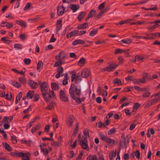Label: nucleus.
Returning a JSON list of instances; mask_svg holds the SVG:
<instances>
[{"label": "nucleus", "mask_w": 160, "mask_h": 160, "mask_svg": "<svg viewBox=\"0 0 160 160\" xmlns=\"http://www.w3.org/2000/svg\"><path fill=\"white\" fill-rule=\"evenodd\" d=\"M41 91L43 98L47 103V108L49 110H52L55 104L52 100L56 98L54 92L48 89L47 83L45 82L41 84Z\"/></svg>", "instance_id": "1"}, {"label": "nucleus", "mask_w": 160, "mask_h": 160, "mask_svg": "<svg viewBox=\"0 0 160 160\" xmlns=\"http://www.w3.org/2000/svg\"><path fill=\"white\" fill-rule=\"evenodd\" d=\"M81 87L80 85H75L74 84L71 85L69 89V92L71 98L78 103L85 100V98L83 97L80 98L79 96L81 94Z\"/></svg>", "instance_id": "2"}, {"label": "nucleus", "mask_w": 160, "mask_h": 160, "mask_svg": "<svg viewBox=\"0 0 160 160\" xmlns=\"http://www.w3.org/2000/svg\"><path fill=\"white\" fill-rule=\"evenodd\" d=\"M81 74L77 73L76 74H73L71 77V81H74L76 83H78L82 81Z\"/></svg>", "instance_id": "3"}, {"label": "nucleus", "mask_w": 160, "mask_h": 160, "mask_svg": "<svg viewBox=\"0 0 160 160\" xmlns=\"http://www.w3.org/2000/svg\"><path fill=\"white\" fill-rule=\"evenodd\" d=\"M63 68L62 67L59 66L58 69V73L55 75L56 78H58L64 75V74H63Z\"/></svg>", "instance_id": "4"}, {"label": "nucleus", "mask_w": 160, "mask_h": 160, "mask_svg": "<svg viewBox=\"0 0 160 160\" xmlns=\"http://www.w3.org/2000/svg\"><path fill=\"white\" fill-rule=\"evenodd\" d=\"M60 98L61 100L64 102H67L68 100V98L66 96L63 90H61L60 92Z\"/></svg>", "instance_id": "5"}, {"label": "nucleus", "mask_w": 160, "mask_h": 160, "mask_svg": "<svg viewBox=\"0 0 160 160\" xmlns=\"http://www.w3.org/2000/svg\"><path fill=\"white\" fill-rule=\"evenodd\" d=\"M28 84L30 87L33 89L36 88L38 87V84L34 81L30 79L28 81Z\"/></svg>", "instance_id": "6"}, {"label": "nucleus", "mask_w": 160, "mask_h": 160, "mask_svg": "<svg viewBox=\"0 0 160 160\" xmlns=\"http://www.w3.org/2000/svg\"><path fill=\"white\" fill-rule=\"evenodd\" d=\"M74 120V118L73 116L70 115L69 116L66 122L68 127H70L72 126Z\"/></svg>", "instance_id": "7"}, {"label": "nucleus", "mask_w": 160, "mask_h": 160, "mask_svg": "<svg viewBox=\"0 0 160 160\" xmlns=\"http://www.w3.org/2000/svg\"><path fill=\"white\" fill-rule=\"evenodd\" d=\"M81 74V77L87 78L90 74L89 70L87 68L85 69L82 71Z\"/></svg>", "instance_id": "8"}, {"label": "nucleus", "mask_w": 160, "mask_h": 160, "mask_svg": "<svg viewBox=\"0 0 160 160\" xmlns=\"http://www.w3.org/2000/svg\"><path fill=\"white\" fill-rule=\"evenodd\" d=\"M21 153H22L21 156H19V157H21L22 158V160H29V156L30 155V153L29 152H27L26 153H24L21 152Z\"/></svg>", "instance_id": "9"}, {"label": "nucleus", "mask_w": 160, "mask_h": 160, "mask_svg": "<svg viewBox=\"0 0 160 160\" xmlns=\"http://www.w3.org/2000/svg\"><path fill=\"white\" fill-rule=\"evenodd\" d=\"M153 96H154V98L152 100V103H155L160 99V92L157 94L153 95L151 96V97H152Z\"/></svg>", "instance_id": "10"}, {"label": "nucleus", "mask_w": 160, "mask_h": 160, "mask_svg": "<svg viewBox=\"0 0 160 160\" xmlns=\"http://www.w3.org/2000/svg\"><path fill=\"white\" fill-rule=\"evenodd\" d=\"M85 42L81 39H77L74 40L72 43V44L73 45H77L78 44H84Z\"/></svg>", "instance_id": "11"}, {"label": "nucleus", "mask_w": 160, "mask_h": 160, "mask_svg": "<svg viewBox=\"0 0 160 160\" xmlns=\"http://www.w3.org/2000/svg\"><path fill=\"white\" fill-rule=\"evenodd\" d=\"M148 79L149 80H152V77H150V75L148 74V73H145L143 76V78L142 79H141L142 80H144V83H145L147 81L146 79Z\"/></svg>", "instance_id": "12"}, {"label": "nucleus", "mask_w": 160, "mask_h": 160, "mask_svg": "<svg viewBox=\"0 0 160 160\" xmlns=\"http://www.w3.org/2000/svg\"><path fill=\"white\" fill-rule=\"evenodd\" d=\"M64 9L63 6H59L57 10L58 14L59 15H62L64 13Z\"/></svg>", "instance_id": "13"}, {"label": "nucleus", "mask_w": 160, "mask_h": 160, "mask_svg": "<svg viewBox=\"0 0 160 160\" xmlns=\"http://www.w3.org/2000/svg\"><path fill=\"white\" fill-rule=\"evenodd\" d=\"M34 95V92L33 91L30 90L27 93L26 97L28 99H31Z\"/></svg>", "instance_id": "14"}, {"label": "nucleus", "mask_w": 160, "mask_h": 160, "mask_svg": "<svg viewBox=\"0 0 160 160\" xmlns=\"http://www.w3.org/2000/svg\"><path fill=\"white\" fill-rule=\"evenodd\" d=\"M80 144L83 149H86L88 147L87 141H80Z\"/></svg>", "instance_id": "15"}, {"label": "nucleus", "mask_w": 160, "mask_h": 160, "mask_svg": "<svg viewBox=\"0 0 160 160\" xmlns=\"http://www.w3.org/2000/svg\"><path fill=\"white\" fill-rule=\"evenodd\" d=\"M115 67L112 66L111 65H109L108 66L106 67L105 68H102L101 69V71L102 72H104L106 71H112V68H114Z\"/></svg>", "instance_id": "16"}, {"label": "nucleus", "mask_w": 160, "mask_h": 160, "mask_svg": "<svg viewBox=\"0 0 160 160\" xmlns=\"http://www.w3.org/2000/svg\"><path fill=\"white\" fill-rule=\"evenodd\" d=\"M83 136H82L83 138L84 139L83 140H86L88 139L89 137V133L87 130H84L83 131Z\"/></svg>", "instance_id": "17"}, {"label": "nucleus", "mask_w": 160, "mask_h": 160, "mask_svg": "<svg viewBox=\"0 0 160 160\" xmlns=\"http://www.w3.org/2000/svg\"><path fill=\"white\" fill-rule=\"evenodd\" d=\"M133 83L135 84H139L140 83H144V80L142 81L140 79H133L132 80Z\"/></svg>", "instance_id": "18"}, {"label": "nucleus", "mask_w": 160, "mask_h": 160, "mask_svg": "<svg viewBox=\"0 0 160 160\" xmlns=\"http://www.w3.org/2000/svg\"><path fill=\"white\" fill-rule=\"evenodd\" d=\"M2 145L5 149L8 151H11L12 150L11 147L6 143H3Z\"/></svg>", "instance_id": "19"}, {"label": "nucleus", "mask_w": 160, "mask_h": 160, "mask_svg": "<svg viewBox=\"0 0 160 160\" xmlns=\"http://www.w3.org/2000/svg\"><path fill=\"white\" fill-rule=\"evenodd\" d=\"M98 29L95 28L91 31L89 33V35L90 36L92 37L95 36L98 33Z\"/></svg>", "instance_id": "20"}, {"label": "nucleus", "mask_w": 160, "mask_h": 160, "mask_svg": "<svg viewBox=\"0 0 160 160\" xmlns=\"http://www.w3.org/2000/svg\"><path fill=\"white\" fill-rule=\"evenodd\" d=\"M142 93V97L144 98H146L149 96L151 94L148 91L147 89L145 88V90Z\"/></svg>", "instance_id": "21"}, {"label": "nucleus", "mask_w": 160, "mask_h": 160, "mask_svg": "<svg viewBox=\"0 0 160 160\" xmlns=\"http://www.w3.org/2000/svg\"><path fill=\"white\" fill-rule=\"evenodd\" d=\"M10 155L12 156L19 157V156H21L22 154L21 152H11L10 153Z\"/></svg>", "instance_id": "22"}, {"label": "nucleus", "mask_w": 160, "mask_h": 160, "mask_svg": "<svg viewBox=\"0 0 160 160\" xmlns=\"http://www.w3.org/2000/svg\"><path fill=\"white\" fill-rule=\"evenodd\" d=\"M51 86L52 89L53 90H57L59 88V85L57 83L54 82L51 83Z\"/></svg>", "instance_id": "23"}, {"label": "nucleus", "mask_w": 160, "mask_h": 160, "mask_svg": "<svg viewBox=\"0 0 160 160\" xmlns=\"http://www.w3.org/2000/svg\"><path fill=\"white\" fill-rule=\"evenodd\" d=\"M72 141H70L68 142V144L70 145V148L71 149L74 148L76 146L77 144V141H75L73 142H72Z\"/></svg>", "instance_id": "24"}, {"label": "nucleus", "mask_w": 160, "mask_h": 160, "mask_svg": "<svg viewBox=\"0 0 160 160\" xmlns=\"http://www.w3.org/2000/svg\"><path fill=\"white\" fill-rule=\"evenodd\" d=\"M70 8L72 10L73 12H76L78 9L79 7L78 6H77L76 5L72 4L71 5Z\"/></svg>", "instance_id": "25"}, {"label": "nucleus", "mask_w": 160, "mask_h": 160, "mask_svg": "<svg viewBox=\"0 0 160 160\" xmlns=\"http://www.w3.org/2000/svg\"><path fill=\"white\" fill-rule=\"evenodd\" d=\"M120 42V43L122 42L126 44H129L132 42V40L129 38H126L121 40Z\"/></svg>", "instance_id": "26"}, {"label": "nucleus", "mask_w": 160, "mask_h": 160, "mask_svg": "<svg viewBox=\"0 0 160 160\" xmlns=\"http://www.w3.org/2000/svg\"><path fill=\"white\" fill-rule=\"evenodd\" d=\"M40 124H39L33 127L31 130V132L32 133H33L36 131L38 130L39 129L40 127Z\"/></svg>", "instance_id": "27"}, {"label": "nucleus", "mask_w": 160, "mask_h": 160, "mask_svg": "<svg viewBox=\"0 0 160 160\" xmlns=\"http://www.w3.org/2000/svg\"><path fill=\"white\" fill-rule=\"evenodd\" d=\"M85 62V59L84 58H82L78 62V65L80 66L84 65Z\"/></svg>", "instance_id": "28"}, {"label": "nucleus", "mask_w": 160, "mask_h": 160, "mask_svg": "<svg viewBox=\"0 0 160 160\" xmlns=\"http://www.w3.org/2000/svg\"><path fill=\"white\" fill-rule=\"evenodd\" d=\"M88 26L87 23H84L83 24H80L78 25L77 28L80 29H84Z\"/></svg>", "instance_id": "29"}, {"label": "nucleus", "mask_w": 160, "mask_h": 160, "mask_svg": "<svg viewBox=\"0 0 160 160\" xmlns=\"http://www.w3.org/2000/svg\"><path fill=\"white\" fill-rule=\"evenodd\" d=\"M11 84L13 86L17 88H19L21 87V84L18 82L16 81H13L12 82Z\"/></svg>", "instance_id": "30"}, {"label": "nucleus", "mask_w": 160, "mask_h": 160, "mask_svg": "<svg viewBox=\"0 0 160 160\" xmlns=\"http://www.w3.org/2000/svg\"><path fill=\"white\" fill-rule=\"evenodd\" d=\"M116 151L115 152L113 151L109 154V157L110 159H113V158L116 157Z\"/></svg>", "instance_id": "31"}, {"label": "nucleus", "mask_w": 160, "mask_h": 160, "mask_svg": "<svg viewBox=\"0 0 160 160\" xmlns=\"http://www.w3.org/2000/svg\"><path fill=\"white\" fill-rule=\"evenodd\" d=\"M158 26L159 25L158 24L151 23V25L149 26V27H148V29L150 30H152L158 27Z\"/></svg>", "instance_id": "32"}, {"label": "nucleus", "mask_w": 160, "mask_h": 160, "mask_svg": "<svg viewBox=\"0 0 160 160\" xmlns=\"http://www.w3.org/2000/svg\"><path fill=\"white\" fill-rule=\"evenodd\" d=\"M16 23L21 26H23L24 27H26V24L22 21L17 20L16 21Z\"/></svg>", "instance_id": "33"}, {"label": "nucleus", "mask_w": 160, "mask_h": 160, "mask_svg": "<svg viewBox=\"0 0 160 160\" xmlns=\"http://www.w3.org/2000/svg\"><path fill=\"white\" fill-rule=\"evenodd\" d=\"M135 58L137 59V61L142 62L144 59V58L141 55H136L135 56Z\"/></svg>", "instance_id": "34"}, {"label": "nucleus", "mask_w": 160, "mask_h": 160, "mask_svg": "<svg viewBox=\"0 0 160 160\" xmlns=\"http://www.w3.org/2000/svg\"><path fill=\"white\" fill-rule=\"evenodd\" d=\"M85 13L84 12H81L79 14L78 18L79 21H81L84 16L85 15Z\"/></svg>", "instance_id": "35"}, {"label": "nucleus", "mask_w": 160, "mask_h": 160, "mask_svg": "<svg viewBox=\"0 0 160 160\" xmlns=\"http://www.w3.org/2000/svg\"><path fill=\"white\" fill-rule=\"evenodd\" d=\"M68 74H65V75L64 76V79L62 81V83L63 85H66L68 84Z\"/></svg>", "instance_id": "36"}, {"label": "nucleus", "mask_w": 160, "mask_h": 160, "mask_svg": "<svg viewBox=\"0 0 160 160\" xmlns=\"http://www.w3.org/2000/svg\"><path fill=\"white\" fill-rule=\"evenodd\" d=\"M135 89L138 91H142L145 90V88H141L137 86H135L134 87Z\"/></svg>", "instance_id": "37"}, {"label": "nucleus", "mask_w": 160, "mask_h": 160, "mask_svg": "<svg viewBox=\"0 0 160 160\" xmlns=\"http://www.w3.org/2000/svg\"><path fill=\"white\" fill-rule=\"evenodd\" d=\"M112 82L114 84H117L118 85H119L122 84L121 81L117 78L114 79L113 81Z\"/></svg>", "instance_id": "38"}, {"label": "nucleus", "mask_w": 160, "mask_h": 160, "mask_svg": "<svg viewBox=\"0 0 160 160\" xmlns=\"http://www.w3.org/2000/svg\"><path fill=\"white\" fill-rule=\"evenodd\" d=\"M148 132L147 133V136L148 137H149L150 136V134L149 133V132L152 134H153L155 132L153 128H151L150 129V131L149 130H148Z\"/></svg>", "instance_id": "39"}, {"label": "nucleus", "mask_w": 160, "mask_h": 160, "mask_svg": "<svg viewBox=\"0 0 160 160\" xmlns=\"http://www.w3.org/2000/svg\"><path fill=\"white\" fill-rule=\"evenodd\" d=\"M107 10V8H105L104 9L102 10L100 12L98 15H97V18H99L102 16V14L104 13Z\"/></svg>", "instance_id": "40"}, {"label": "nucleus", "mask_w": 160, "mask_h": 160, "mask_svg": "<svg viewBox=\"0 0 160 160\" xmlns=\"http://www.w3.org/2000/svg\"><path fill=\"white\" fill-rule=\"evenodd\" d=\"M41 152H42L45 155H46L48 153V150L46 148H41Z\"/></svg>", "instance_id": "41"}, {"label": "nucleus", "mask_w": 160, "mask_h": 160, "mask_svg": "<svg viewBox=\"0 0 160 160\" xmlns=\"http://www.w3.org/2000/svg\"><path fill=\"white\" fill-rule=\"evenodd\" d=\"M87 159L88 160H97V156L96 155H90L88 157Z\"/></svg>", "instance_id": "42"}, {"label": "nucleus", "mask_w": 160, "mask_h": 160, "mask_svg": "<svg viewBox=\"0 0 160 160\" xmlns=\"http://www.w3.org/2000/svg\"><path fill=\"white\" fill-rule=\"evenodd\" d=\"M7 37L5 38H2L1 39V41H5V42L6 43L9 44L10 43V42H11V41L8 39H7Z\"/></svg>", "instance_id": "43"}, {"label": "nucleus", "mask_w": 160, "mask_h": 160, "mask_svg": "<svg viewBox=\"0 0 160 160\" xmlns=\"http://www.w3.org/2000/svg\"><path fill=\"white\" fill-rule=\"evenodd\" d=\"M18 81H19L21 83L23 84H25L26 83V80L25 79V78H18Z\"/></svg>", "instance_id": "44"}, {"label": "nucleus", "mask_w": 160, "mask_h": 160, "mask_svg": "<svg viewBox=\"0 0 160 160\" xmlns=\"http://www.w3.org/2000/svg\"><path fill=\"white\" fill-rule=\"evenodd\" d=\"M14 48L16 49H22V45L20 44H15L14 45Z\"/></svg>", "instance_id": "45"}, {"label": "nucleus", "mask_w": 160, "mask_h": 160, "mask_svg": "<svg viewBox=\"0 0 160 160\" xmlns=\"http://www.w3.org/2000/svg\"><path fill=\"white\" fill-rule=\"evenodd\" d=\"M140 106L138 103H136L133 106V110H136Z\"/></svg>", "instance_id": "46"}, {"label": "nucleus", "mask_w": 160, "mask_h": 160, "mask_svg": "<svg viewBox=\"0 0 160 160\" xmlns=\"http://www.w3.org/2000/svg\"><path fill=\"white\" fill-rule=\"evenodd\" d=\"M107 143L110 146L117 144L116 141H107Z\"/></svg>", "instance_id": "47"}, {"label": "nucleus", "mask_w": 160, "mask_h": 160, "mask_svg": "<svg viewBox=\"0 0 160 160\" xmlns=\"http://www.w3.org/2000/svg\"><path fill=\"white\" fill-rule=\"evenodd\" d=\"M62 63V62L61 60H58L55 63L54 66L55 67H58L61 65Z\"/></svg>", "instance_id": "48"}, {"label": "nucleus", "mask_w": 160, "mask_h": 160, "mask_svg": "<svg viewBox=\"0 0 160 160\" xmlns=\"http://www.w3.org/2000/svg\"><path fill=\"white\" fill-rule=\"evenodd\" d=\"M119 144L121 147H126V142L125 141H120Z\"/></svg>", "instance_id": "49"}, {"label": "nucleus", "mask_w": 160, "mask_h": 160, "mask_svg": "<svg viewBox=\"0 0 160 160\" xmlns=\"http://www.w3.org/2000/svg\"><path fill=\"white\" fill-rule=\"evenodd\" d=\"M148 39H152L154 38V37H155V34H153L152 33H150L149 34H148L147 35Z\"/></svg>", "instance_id": "50"}, {"label": "nucleus", "mask_w": 160, "mask_h": 160, "mask_svg": "<svg viewBox=\"0 0 160 160\" xmlns=\"http://www.w3.org/2000/svg\"><path fill=\"white\" fill-rule=\"evenodd\" d=\"M99 135L101 138V139H102V140H113L112 139H107L104 136L101 134H100Z\"/></svg>", "instance_id": "51"}, {"label": "nucleus", "mask_w": 160, "mask_h": 160, "mask_svg": "<svg viewBox=\"0 0 160 160\" xmlns=\"http://www.w3.org/2000/svg\"><path fill=\"white\" fill-rule=\"evenodd\" d=\"M24 61L26 64L28 65L31 62V60L29 58H25L24 59Z\"/></svg>", "instance_id": "52"}, {"label": "nucleus", "mask_w": 160, "mask_h": 160, "mask_svg": "<svg viewBox=\"0 0 160 160\" xmlns=\"http://www.w3.org/2000/svg\"><path fill=\"white\" fill-rule=\"evenodd\" d=\"M31 5V4L30 3H27L25 7L24 8L23 10L24 11L27 10L29 8Z\"/></svg>", "instance_id": "53"}, {"label": "nucleus", "mask_w": 160, "mask_h": 160, "mask_svg": "<svg viewBox=\"0 0 160 160\" xmlns=\"http://www.w3.org/2000/svg\"><path fill=\"white\" fill-rule=\"evenodd\" d=\"M21 142L26 144L27 145H30L31 143V141H21Z\"/></svg>", "instance_id": "54"}, {"label": "nucleus", "mask_w": 160, "mask_h": 160, "mask_svg": "<svg viewBox=\"0 0 160 160\" xmlns=\"http://www.w3.org/2000/svg\"><path fill=\"white\" fill-rule=\"evenodd\" d=\"M95 12L96 11L92 9L88 15L91 17L95 15Z\"/></svg>", "instance_id": "55"}, {"label": "nucleus", "mask_w": 160, "mask_h": 160, "mask_svg": "<svg viewBox=\"0 0 160 160\" xmlns=\"http://www.w3.org/2000/svg\"><path fill=\"white\" fill-rule=\"evenodd\" d=\"M106 2H103L98 7V8L100 10H102L104 7V5L105 4Z\"/></svg>", "instance_id": "56"}, {"label": "nucleus", "mask_w": 160, "mask_h": 160, "mask_svg": "<svg viewBox=\"0 0 160 160\" xmlns=\"http://www.w3.org/2000/svg\"><path fill=\"white\" fill-rule=\"evenodd\" d=\"M62 27V25H57V27L56 28V33L57 34H58V32L61 29Z\"/></svg>", "instance_id": "57"}, {"label": "nucleus", "mask_w": 160, "mask_h": 160, "mask_svg": "<svg viewBox=\"0 0 160 160\" xmlns=\"http://www.w3.org/2000/svg\"><path fill=\"white\" fill-rule=\"evenodd\" d=\"M132 89H133V87H132L130 88L127 87L124 88L125 91L127 92H131Z\"/></svg>", "instance_id": "58"}, {"label": "nucleus", "mask_w": 160, "mask_h": 160, "mask_svg": "<svg viewBox=\"0 0 160 160\" xmlns=\"http://www.w3.org/2000/svg\"><path fill=\"white\" fill-rule=\"evenodd\" d=\"M7 28H10L13 27V24L12 23H8L7 22L5 25Z\"/></svg>", "instance_id": "59"}, {"label": "nucleus", "mask_w": 160, "mask_h": 160, "mask_svg": "<svg viewBox=\"0 0 160 160\" xmlns=\"http://www.w3.org/2000/svg\"><path fill=\"white\" fill-rule=\"evenodd\" d=\"M115 132V129L114 128H112L108 132V134H110L114 133Z\"/></svg>", "instance_id": "60"}, {"label": "nucleus", "mask_w": 160, "mask_h": 160, "mask_svg": "<svg viewBox=\"0 0 160 160\" xmlns=\"http://www.w3.org/2000/svg\"><path fill=\"white\" fill-rule=\"evenodd\" d=\"M78 32L76 30L73 31L72 32H70L72 36H75L78 35Z\"/></svg>", "instance_id": "61"}, {"label": "nucleus", "mask_w": 160, "mask_h": 160, "mask_svg": "<svg viewBox=\"0 0 160 160\" xmlns=\"http://www.w3.org/2000/svg\"><path fill=\"white\" fill-rule=\"evenodd\" d=\"M122 52H124L123 50H122L118 48L116 49V51L115 52L116 54L118 53H122Z\"/></svg>", "instance_id": "62"}, {"label": "nucleus", "mask_w": 160, "mask_h": 160, "mask_svg": "<svg viewBox=\"0 0 160 160\" xmlns=\"http://www.w3.org/2000/svg\"><path fill=\"white\" fill-rule=\"evenodd\" d=\"M135 156L137 158H139L140 156V152L138 150H137L135 152Z\"/></svg>", "instance_id": "63"}, {"label": "nucleus", "mask_w": 160, "mask_h": 160, "mask_svg": "<svg viewBox=\"0 0 160 160\" xmlns=\"http://www.w3.org/2000/svg\"><path fill=\"white\" fill-rule=\"evenodd\" d=\"M120 149H119L117 152V157L116 160H120V158L119 156V153L120 152Z\"/></svg>", "instance_id": "64"}]
</instances>
